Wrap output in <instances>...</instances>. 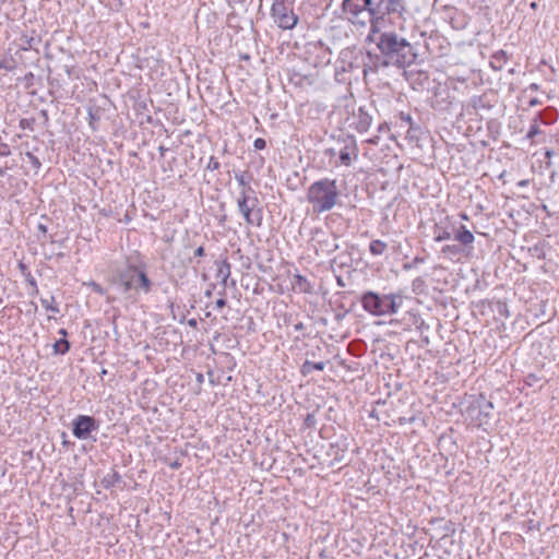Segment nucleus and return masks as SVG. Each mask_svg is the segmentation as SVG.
<instances>
[{"mask_svg":"<svg viewBox=\"0 0 559 559\" xmlns=\"http://www.w3.org/2000/svg\"><path fill=\"white\" fill-rule=\"evenodd\" d=\"M402 304L403 296L397 293L379 295L370 290L361 296L364 310L374 317L395 314L401 309Z\"/></svg>","mask_w":559,"mask_h":559,"instance_id":"obj_4","label":"nucleus"},{"mask_svg":"<svg viewBox=\"0 0 559 559\" xmlns=\"http://www.w3.org/2000/svg\"><path fill=\"white\" fill-rule=\"evenodd\" d=\"M379 51L389 60V62L401 67L412 66L417 58L414 46L404 37L393 31L382 29L373 36Z\"/></svg>","mask_w":559,"mask_h":559,"instance_id":"obj_2","label":"nucleus"},{"mask_svg":"<svg viewBox=\"0 0 559 559\" xmlns=\"http://www.w3.org/2000/svg\"><path fill=\"white\" fill-rule=\"evenodd\" d=\"M542 132L543 131L539 126V116H536L526 133V139L534 142V138L538 134H542Z\"/></svg>","mask_w":559,"mask_h":559,"instance_id":"obj_19","label":"nucleus"},{"mask_svg":"<svg viewBox=\"0 0 559 559\" xmlns=\"http://www.w3.org/2000/svg\"><path fill=\"white\" fill-rule=\"evenodd\" d=\"M25 158L27 159V163H29V164L33 166V168H34L35 170H38V169L40 168L41 163H40V160L38 159V157H37V156H35L33 153L27 152V153L25 154Z\"/></svg>","mask_w":559,"mask_h":559,"instance_id":"obj_24","label":"nucleus"},{"mask_svg":"<svg viewBox=\"0 0 559 559\" xmlns=\"http://www.w3.org/2000/svg\"><path fill=\"white\" fill-rule=\"evenodd\" d=\"M419 132H420V128L418 126L408 127L407 131H406V139L411 143H417L419 141Z\"/></svg>","mask_w":559,"mask_h":559,"instance_id":"obj_22","label":"nucleus"},{"mask_svg":"<svg viewBox=\"0 0 559 559\" xmlns=\"http://www.w3.org/2000/svg\"><path fill=\"white\" fill-rule=\"evenodd\" d=\"M306 198L313 213L331 211L338 202L340 191L336 179L321 178L313 181L307 189Z\"/></svg>","mask_w":559,"mask_h":559,"instance_id":"obj_3","label":"nucleus"},{"mask_svg":"<svg viewBox=\"0 0 559 559\" xmlns=\"http://www.w3.org/2000/svg\"><path fill=\"white\" fill-rule=\"evenodd\" d=\"M372 123V117L362 107H359L353 115V127L359 132L365 133Z\"/></svg>","mask_w":559,"mask_h":559,"instance_id":"obj_12","label":"nucleus"},{"mask_svg":"<svg viewBox=\"0 0 559 559\" xmlns=\"http://www.w3.org/2000/svg\"><path fill=\"white\" fill-rule=\"evenodd\" d=\"M542 381L543 379L535 373H528L524 379L525 384L528 386L542 385Z\"/></svg>","mask_w":559,"mask_h":559,"instance_id":"obj_23","label":"nucleus"},{"mask_svg":"<svg viewBox=\"0 0 559 559\" xmlns=\"http://www.w3.org/2000/svg\"><path fill=\"white\" fill-rule=\"evenodd\" d=\"M325 368V362L318 361L312 362L310 360H306L300 368V372L302 376H309L313 370L322 371Z\"/></svg>","mask_w":559,"mask_h":559,"instance_id":"obj_17","label":"nucleus"},{"mask_svg":"<svg viewBox=\"0 0 559 559\" xmlns=\"http://www.w3.org/2000/svg\"><path fill=\"white\" fill-rule=\"evenodd\" d=\"M413 262H414L415 264H417V263H423V262H424V259H420V258L416 257V258L414 259V261H413Z\"/></svg>","mask_w":559,"mask_h":559,"instance_id":"obj_38","label":"nucleus"},{"mask_svg":"<svg viewBox=\"0 0 559 559\" xmlns=\"http://www.w3.org/2000/svg\"><path fill=\"white\" fill-rule=\"evenodd\" d=\"M531 88H532V90H537V88H538V85H537V84H535V83H533V84H531Z\"/></svg>","mask_w":559,"mask_h":559,"instance_id":"obj_44","label":"nucleus"},{"mask_svg":"<svg viewBox=\"0 0 559 559\" xmlns=\"http://www.w3.org/2000/svg\"><path fill=\"white\" fill-rule=\"evenodd\" d=\"M545 155H546V157L550 158L552 156V152L548 150V151H546Z\"/></svg>","mask_w":559,"mask_h":559,"instance_id":"obj_41","label":"nucleus"},{"mask_svg":"<svg viewBox=\"0 0 559 559\" xmlns=\"http://www.w3.org/2000/svg\"><path fill=\"white\" fill-rule=\"evenodd\" d=\"M367 142L370 144H378V138L376 136V138L369 139V140H367Z\"/></svg>","mask_w":559,"mask_h":559,"instance_id":"obj_36","label":"nucleus"},{"mask_svg":"<svg viewBox=\"0 0 559 559\" xmlns=\"http://www.w3.org/2000/svg\"><path fill=\"white\" fill-rule=\"evenodd\" d=\"M226 306V300L224 298H218L216 301H215V308L216 309H222Z\"/></svg>","mask_w":559,"mask_h":559,"instance_id":"obj_31","label":"nucleus"},{"mask_svg":"<svg viewBox=\"0 0 559 559\" xmlns=\"http://www.w3.org/2000/svg\"><path fill=\"white\" fill-rule=\"evenodd\" d=\"M432 234L436 242L450 240L454 237L462 246L471 247L475 241L473 233L465 225H457L449 215L436 222Z\"/></svg>","mask_w":559,"mask_h":559,"instance_id":"obj_5","label":"nucleus"},{"mask_svg":"<svg viewBox=\"0 0 559 559\" xmlns=\"http://www.w3.org/2000/svg\"><path fill=\"white\" fill-rule=\"evenodd\" d=\"M204 254H205V252H204V248L203 247H199L194 251V255L195 257H203Z\"/></svg>","mask_w":559,"mask_h":559,"instance_id":"obj_34","label":"nucleus"},{"mask_svg":"<svg viewBox=\"0 0 559 559\" xmlns=\"http://www.w3.org/2000/svg\"><path fill=\"white\" fill-rule=\"evenodd\" d=\"M209 169H212V170H215L219 167V163L214 159L213 157L210 159V163H209Z\"/></svg>","mask_w":559,"mask_h":559,"instance_id":"obj_30","label":"nucleus"},{"mask_svg":"<svg viewBox=\"0 0 559 559\" xmlns=\"http://www.w3.org/2000/svg\"><path fill=\"white\" fill-rule=\"evenodd\" d=\"M265 146H266V142H265V140H264V139H262V138H257V139L254 140V142H253V147H254L255 150H258V151H260V150H264V148H265Z\"/></svg>","mask_w":559,"mask_h":559,"instance_id":"obj_27","label":"nucleus"},{"mask_svg":"<svg viewBox=\"0 0 559 559\" xmlns=\"http://www.w3.org/2000/svg\"><path fill=\"white\" fill-rule=\"evenodd\" d=\"M40 304H41V306L47 311H51L53 313H58L60 311L59 307L55 302V297L53 296H51L49 299L48 298H40Z\"/></svg>","mask_w":559,"mask_h":559,"instance_id":"obj_21","label":"nucleus"},{"mask_svg":"<svg viewBox=\"0 0 559 559\" xmlns=\"http://www.w3.org/2000/svg\"><path fill=\"white\" fill-rule=\"evenodd\" d=\"M386 248V242L380 239L372 240L369 245V251L374 257L382 255L385 252Z\"/></svg>","mask_w":559,"mask_h":559,"instance_id":"obj_18","label":"nucleus"},{"mask_svg":"<svg viewBox=\"0 0 559 559\" xmlns=\"http://www.w3.org/2000/svg\"><path fill=\"white\" fill-rule=\"evenodd\" d=\"M99 428L97 420L88 415H79L72 421V433L79 440H86Z\"/></svg>","mask_w":559,"mask_h":559,"instance_id":"obj_10","label":"nucleus"},{"mask_svg":"<svg viewBox=\"0 0 559 559\" xmlns=\"http://www.w3.org/2000/svg\"><path fill=\"white\" fill-rule=\"evenodd\" d=\"M119 284L123 294H130V297L139 293L147 294L152 289V282L147 277L145 270L134 264H128L119 275Z\"/></svg>","mask_w":559,"mask_h":559,"instance_id":"obj_6","label":"nucleus"},{"mask_svg":"<svg viewBox=\"0 0 559 559\" xmlns=\"http://www.w3.org/2000/svg\"><path fill=\"white\" fill-rule=\"evenodd\" d=\"M38 228H39L43 233H46V231H47L46 226H44V225H41V224H40V225H38Z\"/></svg>","mask_w":559,"mask_h":559,"instance_id":"obj_40","label":"nucleus"},{"mask_svg":"<svg viewBox=\"0 0 559 559\" xmlns=\"http://www.w3.org/2000/svg\"><path fill=\"white\" fill-rule=\"evenodd\" d=\"M343 146L338 152L340 164L350 166L358 158L359 148L354 136H346L342 140Z\"/></svg>","mask_w":559,"mask_h":559,"instance_id":"obj_11","label":"nucleus"},{"mask_svg":"<svg viewBox=\"0 0 559 559\" xmlns=\"http://www.w3.org/2000/svg\"><path fill=\"white\" fill-rule=\"evenodd\" d=\"M295 2L296 0H273L271 17L278 28L290 31L298 24L299 17L294 10Z\"/></svg>","mask_w":559,"mask_h":559,"instance_id":"obj_7","label":"nucleus"},{"mask_svg":"<svg viewBox=\"0 0 559 559\" xmlns=\"http://www.w3.org/2000/svg\"><path fill=\"white\" fill-rule=\"evenodd\" d=\"M492 411L493 404L480 396L469 406L468 414L478 427H484L490 424Z\"/></svg>","mask_w":559,"mask_h":559,"instance_id":"obj_9","label":"nucleus"},{"mask_svg":"<svg viewBox=\"0 0 559 559\" xmlns=\"http://www.w3.org/2000/svg\"><path fill=\"white\" fill-rule=\"evenodd\" d=\"M70 349V343L66 338H61L53 344V353L64 355Z\"/></svg>","mask_w":559,"mask_h":559,"instance_id":"obj_20","label":"nucleus"},{"mask_svg":"<svg viewBox=\"0 0 559 559\" xmlns=\"http://www.w3.org/2000/svg\"><path fill=\"white\" fill-rule=\"evenodd\" d=\"M399 118L402 121V123L406 124L407 127H415L416 126L414 123V120H413L412 116L408 115V114H405V112L401 111L399 114Z\"/></svg>","mask_w":559,"mask_h":559,"instance_id":"obj_26","label":"nucleus"},{"mask_svg":"<svg viewBox=\"0 0 559 559\" xmlns=\"http://www.w3.org/2000/svg\"><path fill=\"white\" fill-rule=\"evenodd\" d=\"M405 11L404 0H343L342 3L345 20L359 26L370 24L367 40H374L373 36L388 26L391 15L401 17Z\"/></svg>","mask_w":559,"mask_h":559,"instance_id":"obj_1","label":"nucleus"},{"mask_svg":"<svg viewBox=\"0 0 559 559\" xmlns=\"http://www.w3.org/2000/svg\"><path fill=\"white\" fill-rule=\"evenodd\" d=\"M237 207L245 218L246 223L251 226L260 227L262 224V210L259 207V200L253 193H238Z\"/></svg>","mask_w":559,"mask_h":559,"instance_id":"obj_8","label":"nucleus"},{"mask_svg":"<svg viewBox=\"0 0 559 559\" xmlns=\"http://www.w3.org/2000/svg\"><path fill=\"white\" fill-rule=\"evenodd\" d=\"M464 246H462L461 243L459 245H445L441 248V254L447 258V259H450V260H459L460 255L463 253L464 251ZM469 249H473V245L471 247H468Z\"/></svg>","mask_w":559,"mask_h":559,"instance_id":"obj_14","label":"nucleus"},{"mask_svg":"<svg viewBox=\"0 0 559 559\" xmlns=\"http://www.w3.org/2000/svg\"><path fill=\"white\" fill-rule=\"evenodd\" d=\"M59 334L62 335V338H66L67 336V331L64 329H60L59 330Z\"/></svg>","mask_w":559,"mask_h":559,"instance_id":"obj_37","label":"nucleus"},{"mask_svg":"<svg viewBox=\"0 0 559 559\" xmlns=\"http://www.w3.org/2000/svg\"><path fill=\"white\" fill-rule=\"evenodd\" d=\"M33 120L22 119L20 124L23 129H32Z\"/></svg>","mask_w":559,"mask_h":559,"instance_id":"obj_29","label":"nucleus"},{"mask_svg":"<svg viewBox=\"0 0 559 559\" xmlns=\"http://www.w3.org/2000/svg\"><path fill=\"white\" fill-rule=\"evenodd\" d=\"M508 60L509 55L507 51L501 49L491 55L489 64L493 71H500L503 69Z\"/></svg>","mask_w":559,"mask_h":559,"instance_id":"obj_15","label":"nucleus"},{"mask_svg":"<svg viewBox=\"0 0 559 559\" xmlns=\"http://www.w3.org/2000/svg\"><path fill=\"white\" fill-rule=\"evenodd\" d=\"M292 289L299 294H309L312 292L310 282L300 274H295L290 282Z\"/></svg>","mask_w":559,"mask_h":559,"instance_id":"obj_13","label":"nucleus"},{"mask_svg":"<svg viewBox=\"0 0 559 559\" xmlns=\"http://www.w3.org/2000/svg\"><path fill=\"white\" fill-rule=\"evenodd\" d=\"M235 180L237 181L238 186L240 187L239 193H253L254 190L250 186V180L242 171H235Z\"/></svg>","mask_w":559,"mask_h":559,"instance_id":"obj_16","label":"nucleus"},{"mask_svg":"<svg viewBox=\"0 0 559 559\" xmlns=\"http://www.w3.org/2000/svg\"><path fill=\"white\" fill-rule=\"evenodd\" d=\"M87 287H90L94 293L104 296L106 294V289L99 285L98 283L91 281L88 283H84Z\"/></svg>","mask_w":559,"mask_h":559,"instance_id":"obj_25","label":"nucleus"},{"mask_svg":"<svg viewBox=\"0 0 559 559\" xmlns=\"http://www.w3.org/2000/svg\"><path fill=\"white\" fill-rule=\"evenodd\" d=\"M499 313L508 316V308L504 304H499Z\"/></svg>","mask_w":559,"mask_h":559,"instance_id":"obj_33","label":"nucleus"},{"mask_svg":"<svg viewBox=\"0 0 559 559\" xmlns=\"http://www.w3.org/2000/svg\"><path fill=\"white\" fill-rule=\"evenodd\" d=\"M460 217H461L462 219H464V221H467V219H468V216H467V214H465V213H461V214H460Z\"/></svg>","mask_w":559,"mask_h":559,"instance_id":"obj_39","label":"nucleus"},{"mask_svg":"<svg viewBox=\"0 0 559 559\" xmlns=\"http://www.w3.org/2000/svg\"><path fill=\"white\" fill-rule=\"evenodd\" d=\"M11 61L9 59H0V70L11 71L13 69Z\"/></svg>","mask_w":559,"mask_h":559,"instance_id":"obj_28","label":"nucleus"},{"mask_svg":"<svg viewBox=\"0 0 559 559\" xmlns=\"http://www.w3.org/2000/svg\"><path fill=\"white\" fill-rule=\"evenodd\" d=\"M537 105H539V100L537 98L530 100V106H537Z\"/></svg>","mask_w":559,"mask_h":559,"instance_id":"obj_35","label":"nucleus"},{"mask_svg":"<svg viewBox=\"0 0 559 559\" xmlns=\"http://www.w3.org/2000/svg\"><path fill=\"white\" fill-rule=\"evenodd\" d=\"M170 466H171L173 468H178V467L180 466V464H179V463H177V462H175V463H173Z\"/></svg>","mask_w":559,"mask_h":559,"instance_id":"obj_43","label":"nucleus"},{"mask_svg":"<svg viewBox=\"0 0 559 559\" xmlns=\"http://www.w3.org/2000/svg\"><path fill=\"white\" fill-rule=\"evenodd\" d=\"M337 283H338L340 286H344V284H343L341 278L337 280Z\"/></svg>","mask_w":559,"mask_h":559,"instance_id":"obj_45","label":"nucleus"},{"mask_svg":"<svg viewBox=\"0 0 559 559\" xmlns=\"http://www.w3.org/2000/svg\"><path fill=\"white\" fill-rule=\"evenodd\" d=\"M527 185V180H522L519 182V186L524 187Z\"/></svg>","mask_w":559,"mask_h":559,"instance_id":"obj_42","label":"nucleus"},{"mask_svg":"<svg viewBox=\"0 0 559 559\" xmlns=\"http://www.w3.org/2000/svg\"><path fill=\"white\" fill-rule=\"evenodd\" d=\"M324 154H325L326 156H329V157H333V156H335V155H336V150H335V148H333V147L326 148V150L324 151Z\"/></svg>","mask_w":559,"mask_h":559,"instance_id":"obj_32","label":"nucleus"}]
</instances>
